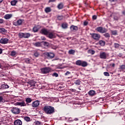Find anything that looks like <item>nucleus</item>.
<instances>
[{"label":"nucleus","mask_w":125,"mask_h":125,"mask_svg":"<svg viewBox=\"0 0 125 125\" xmlns=\"http://www.w3.org/2000/svg\"><path fill=\"white\" fill-rule=\"evenodd\" d=\"M49 30H47L46 29H42L41 31V34L42 35H44L45 36H47L48 35V33H49Z\"/></svg>","instance_id":"nucleus-12"},{"label":"nucleus","mask_w":125,"mask_h":125,"mask_svg":"<svg viewBox=\"0 0 125 125\" xmlns=\"http://www.w3.org/2000/svg\"><path fill=\"white\" fill-rule=\"evenodd\" d=\"M104 37H105V38H106L107 39H109V38H110V34L108 33H105L104 34H103Z\"/></svg>","instance_id":"nucleus-32"},{"label":"nucleus","mask_w":125,"mask_h":125,"mask_svg":"<svg viewBox=\"0 0 125 125\" xmlns=\"http://www.w3.org/2000/svg\"><path fill=\"white\" fill-rule=\"evenodd\" d=\"M33 32L36 33L39 30V29H38V28L37 27H33Z\"/></svg>","instance_id":"nucleus-45"},{"label":"nucleus","mask_w":125,"mask_h":125,"mask_svg":"<svg viewBox=\"0 0 125 125\" xmlns=\"http://www.w3.org/2000/svg\"><path fill=\"white\" fill-rule=\"evenodd\" d=\"M88 24V22L87 21H85L83 22V25L84 26H87Z\"/></svg>","instance_id":"nucleus-51"},{"label":"nucleus","mask_w":125,"mask_h":125,"mask_svg":"<svg viewBox=\"0 0 125 125\" xmlns=\"http://www.w3.org/2000/svg\"><path fill=\"white\" fill-rule=\"evenodd\" d=\"M5 100L1 96H0V103H5Z\"/></svg>","instance_id":"nucleus-31"},{"label":"nucleus","mask_w":125,"mask_h":125,"mask_svg":"<svg viewBox=\"0 0 125 125\" xmlns=\"http://www.w3.org/2000/svg\"><path fill=\"white\" fill-rule=\"evenodd\" d=\"M9 40L7 38H1L0 40V43H2V44H6V43H8Z\"/></svg>","instance_id":"nucleus-9"},{"label":"nucleus","mask_w":125,"mask_h":125,"mask_svg":"<svg viewBox=\"0 0 125 125\" xmlns=\"http://www.w3.org/2000/svg\"><path fill=\"white\" fill-rule=\"evenodd\" d=\"M2 0H0V2H2Z\"/></svg>","instance_id":"nucleus-62"},{"label":"nucleus","mask_w":125,"mask_h":125,"mask_svg":"<svg viewBox=\"0 0 125 125\" xmlns=\"http://www.w3.org/2000/svg\"><path fill=\"white\" fill-rule=\"evenodd\" d=\"M75 84H76L77 85H80L81 84V80H77L74 82Z\"/></svg>","instance_id":"nucleus-35"},{"label":"nucleus","mask_w":125,"mask_h":125,"mask_svg":"<svg viewBox=\"0 0 125 125\" xmlns=\"http://www.w3.org/2000/svg\"><path fill=\"white\" fill-rule=\"evenodd\" d=\"M1 88L2 89H6V88H9V86L7 84H3L1 85Z\"/></svg>","instance_id":"nucleus-20"},{"label":"nucleus","mask_w":125,"mask_h":125,"mask_svg":"<svg viewBox=\"0 0 125 125\" xmlns=\"http://www.w3.org/2000/svg\"><path fill=\"white\" fill-rule=\"evenodd\" d=\"M75 121H78V118H76Z\"/></svg>","instance_id":"nucleus-63"},{"label":"nucleus","mask_w":125,"mask_h":125,"mask_svg":"<svg viewBox=\"0 0 125 125\" xmlns=\"http://www.w3.org/2000/svg\"><path fill=\"white\" fill-rule=\"evenodd\" d=\"M75 52H76V51H75V50H73V49H70L68 51L69 54H72L73 55H74V54H75Z\"/></svg>","instance_id":"nucleus-29"},{"label":"nucleus","mask_w":125,"mask_h":125,"mask_svg":"<svg viewBox=\"0 0 125 125\" xmlns=\"http://www.w3.org/2000/svg\"><path fill=\"white\" fill-rule=\"evenodd\" d=\"M92 19H93V20H96V19H97V16H96V15L93 16Z\"/></svg>","instance_id":"nucleus-48"},{"label":"nucleus","mask_w":125,"mask_h":125,"mask_svg":"<svg viewBox=\"0 0 125 125\" xmlns=\"http://www.w3.org/2000/svg\"><path fill=\"white\" fill-rule=\"evenodd\" d=\"M78 29L79 28H78V26H77L71 25L70 26V30H71V31H78Z\"/></svg>","instance_id":"nucleus-16"},{"label":"nucleus","mask_w":125,"mask_h":125,"mask_svg":"<svg viewBox=\"0 0 125 125\" xmlns=\"http://www.w3.org/2000/svg\"><path fill=\"white\" fill-rule=\"evenodd\" d=\"M104 75L105 77H110V74H109L108 72H104Z\"/></svg>","instance_id":"nucleus-43"},{"label":"nucleus","mask_w":125,"mask_h":125,"mask_svg":"<svg viewBox=\"0 0 125 125\" xmlns=\"http://www.w3.org/2000/svg\"><path fill=\"white\" fill-rule=\"evenodd\" d=\"M114 46H115V48H117L119 47V46H120V45L119 44L117 43H114Z\"/></svg>","instance_id":"nucleus-50"},{"label":"nucleus","mask_w":125,"mask_h":125,"mask_svg":"<svg viewBox=\"0 0 125 125\" xmlns=\"http://www.w3.org/2000/svg\"><path fill=\"white\" fill-rule=\"evenodd\" d=\"M11 111L13 114H16L18 115V114L20 113V109L17 107H13Z\"/></svg>","instance_id":"nucleus-7"},{"label":"nucleus","mask_w":125,"mask_h":125,"mask_svg":"<svg viewBox=\"0 0 125 125\" xmlns=\"http://www.w3.org/2000/svg\"><path fill=\"white\" fill-rule=\"evenodd\" d=\"M90 36L95 41H99L101 38V36L97 33H90Z\"/></svg>","instance_id":"nucleus-2"},{"label":"nucleus","mask_w":125,"mask_h":125,"mask_svg":"<svg viewBox=\"0 0 125 125\" xmlns=\"http://www.w3.org/2000/svg\"><path fill=\"white\" fill-rule=\"evenodd\" d=\"M113 19L118 21L119 20V17L118 16H114Z\"/></svg>","instance_id":"nucleus-52"},{"label":"nucleus","mask_w":125,"mask_h":125,"mask_svg":"<svg viewBox=\"0 0 125 125\" xmlns=\"http://www.w3.org/2000/svg\"><path fill=\"white\" fill-rule=\"evenodd\" d=\"M47 37L49 38V39H54L55 38V33L50 31L47 35Z\"/></svg>","instance_id":"nucleus-8"},{"label":"nucleus","mask_w":125,"mask_h":125,"mask_svg":"<svg viewBox=\"0 0 125 125\" xmlns=\"http://www.w3.org/2000/svg\"><path fill=\"white\" fill-rule=\"evenodd\" d=\"M96 30L97 32H99V33H102V34H104V33H106L107 32V29L102 27H97Z\"/></svg>","instance_id":"nucleus-5"},{"label":"nucleus","mask_w":125,"mask_h":125,"mask_svg":"<svg viewBox=\"0 0 125 125\" xmlns=\"http://www.w3.org/2000/svg\"><path fill=\"white\" fill-rule=\"evenodd\" d=\"M99 44L101 45V46H104L105 45V41L103 40H100L99 42Z\"/></svg>","instance_id":"nucleus-24"},{"label":"nucleus","mask_w":125,"mask_h":125,"mask_svg":"<svg viewBox=\"0 0 125 125\" xmlns=\"http://www.w3.org/2000/svg\"><path fill=\"white\" fill-rule=\"evenodd\" d=\"M81 66H82V67H86V66H87V62H82Z\"/></svg>","instance_id":"nucleus-37"},{"label":"nucleus","mask_w":125,"mask_h":125,"mask_svg":"<svg viewBox=\"0 0 125 125\" xmlns=\"http://www.w3.org/2000/svg\"><path fill=\"white\" fill-rule=\"evenodd\" d=\"M16 3H17V0H14L11 1V5H13V6L16 5Z\"/></svg>","instance_id":"nucleus-36"},{"label":"nucleus","mask_w":125,"mask_h":125,"mask_svg":"<svg viewBox=\"0 0 125 125\" xmlns=\"http://www.w3.org/2000/svg\"><path fill=\"white\" fill-rule=\"evenodd\" d=\"M35 125H41V122H40L39 121H36L35 122Z\"/></svg>","instance_id":"nucleus-53"},{"label":"nucleus","mask_w":125,"mask_h":125,"mask_svg":"<svg viewBox=\"0 0 125 125\" xmlns=\"http://www.w3.org/2000/svg\"><path fill=\"white\" fill-rule=\"evenodd\" d=\"M31 37V34L29 33H24L23 38L24 39H28Z\"/></svg>","instance_id":"nucleus-22"},{"label":"nucleus","mask_w":125,"mask_h":125,"mask_svg":"<svg viewBox=\"0 0 125 125\" xmlns=\"http://www.w3.org/2000/svg\"><path fill=\"white\" fill-rule=\"evenodd\" d=\"M62 27L63 29H67L68 28V24L66 23H62Z\"/></svg>","instance_id":"nucleus-27"},{"label":"nucleus","mask_w":125,"mask_h":125,"mask_svg":"<svg viewBox=\"0 0 125 125\" xmlns=\"http://www.w3.org/2000/svg\"><path fill=\"white\" fill-rule=\"evenodd\" d=\"M70 90L73 92H74L75 91H76V89H71Z\"/></svg>","instance_id":"nucleus-57"},{"label":"nucleus","mask_w":125,"mask_h":125,"mask_svg":"<svg viewBox=\"0 0 125 125\" xmlns=\"http://www.w3.org/2000/svg\"><path fill=\"white\" fill-rule=\"evenodd\" d=\"M40 106V101H35L32 104V107L33 108H37Z\"/></svg>","instance_id":"nucleus-10"},{"label":"nucleus","mask_w":125,"mask_h":125,"mask_svg":"<svg viewBox=\"0 0 125 125\" xmlns=\"http://www.w3.org/2000/svg\"><path fill=\"white\" fill-rule=\"evenodd\" d=\"M43 111L47 115H51L54 113V107L51 106H45L43 108Z\"/></svg>","instance_id":"nucleus-1"},{"label":"nucleus","mask_w":125,"mask_h":125,"mask_svg":"<svg viewBox=\"0 0 125 125\" xmlns=\"http://www.w3.org/2000/svg\"><path fill=\"white\" fill-rule=\"evenodd\" d=\"M0 34H2L3 35H4V34L6 33V30L4 28H0Z\"/></svg>","instance_id":"nucleus-23"},{"label":"nucleus","mask_w":125,"mask_h":125,"mask_svg":"<svg viewBox=\"0 0 125 125\" xmlns=\"http://www.w3.org/2000/svg\"><path fill=\"white\" fill-rule=\"evenodd\" d=\"M33 45L37 47H40V46H42V43L41 42H37L33 43Z\"/></svg>","instance_id":"nucleus-21"},{"label":"nucleus","mask_w":125,"mask_h":125,"mask_svg":"<svg viewBox=\"0 0 125 125\" xmlns=\"http://www.w3.org/2000/svg\"><path fill=\"white\" fill-rule=\"evenodd\" d=\"M2 53V50L1 49H0V54H1Z\"/></svg>","instance_id":"nucleus-59"},{"label":"nucleus","mask_w":125,"mask_h":125,"mask_svg":"<svg viewBox=\"0 0 125 125\" xmlns=\"http://www.w3.org/2000/svg\"><path fill=\"white\" fill-rule=\"evenodd\" d=\"M43 42L44 43V45H45V46H48L49 45V43H48V42Z\"/></svg>","instance_id":"nucleus-47"},{"label":"nucleus","mask_w":125,"mask_h":125,"mask_svg":"<svg viewBox=\"0 0 125 125\" xmlns=\"http://www.w3.org/2000/svg\"><path fill=\"white\" fill-rule=\"evenodd\" d=\"M24 119L26 121V122H30V117L28 116H26L24 118Z\"/></svg>","instance_id":"nucleus-42"},{"label":"nucleus","mask_w":125,"mask_h":125,"mask_svg":"<svg viewBox=\"0 0 125 125\" xmlns=\"http://www.w3.org/2000/svg\"><path fill=\"white\" fill-rule=\"evenodd\" d=\"M23 23H24V20L19 19L17 21H14L13 22V25H14V26H21V25H22Z\"/></svg>","instance_id":"nucleus-4"},{"label":"nucleus","mask_w":125,"mask_h":125,"mask_svg":"<svg viewBox=\"0 0 125 125\" xmlns=\"http://www.w3.org/2000/svg\"><path fill=\"white\" fill-rule=\"evenodd\" d=\"M119 69L121 70V71H125V64H122L121 65H120Z\"/></svg>","instance_id":"nucleus-26"},{"label":"nucleus","mask_w":125,"mask_h":125,"mask_svg":"<svg viewBox=\"0 0 125 125\" xmlns=\"http://www.w3.org/2000/svg\"><path fill=\"white\" fill-rule=\"evenodd\" d=\"M51 11V8L49 7H47L45 9V12L46 13H48L49 12H50Z\"/></svg>","instance_id":"nucleus-28"},{"label":"nucleus","mask_w":125,"mask_h":125,"mask_svg":"<svg viewBox=\"0 0 125 125\" xmlns=\"http://www.w3.org/2000/svg\"><path fill=\"white\" fill-rule=\"evenodd\" d=\"M2 94V93H0V95H1Z\"/></svg>","instance_id":"nucleus-64"},{"label":"nucleus","mask_w":125,"mask_h":125,"mask_svg":"<svg viewBox=\"0 0 125 125\" xmlns=\"http://www.w3.org/2000/svg\"><path fill=\"white\" fill-rule=\"evenodd\" d=\"M63 3H60L58 5V9H62V8H63Z\"/></svg>","instance_id":"nucleus-34"},{"label":"nucleus","mask_w":125,"mask_h":125,"mask_svg":"<svg viewBox=\"0 0 125 125\" xmlns=\"http://www.w3.org/2000/svg\"><path fill=\"white\" fill-rule=\"evenodd\" d=\"M88 94H89V95H90V96H94V95L95 94H96L95 91L93 90H90Z\"/></svg>","instance_id":"nucleus-17"},{"label":"nucleus","mask_w":125,"mask_h":125,"mask_svg":"<svg viewBox=\"0 0 125 125\" xmlns=\"http://www.w3.org/2000/svg\"><path fill=\"white\" fill-rule=\"evenodd\" d=\"M19 37L21 39H22V38H24V33H21V32L19 33Z\"/></svg>","instance_id":"nucleus-39"},{"label":"nucleus","mask_w":125,"mask_h":125,"mask_svg":"<svg viewBox=\"0 0 125 125\" xmlns=\"http://www.w3.org/2000/svg\"><path fill=\"white\" fill-rule=\"evenodd\" d=\"M70 74H71V73L69 71H66V72L65 73V75L67 76V75H70Z\"/></svg>","instance_id":"nucleus-54"},{"label":"nucleus","mask_w":125,"mask_h":125,"mask_svg":"<svg viewBox=\"0 0 125 125\" xmlns=\"http://www.w3.org/2000/svg\"><path fill=\"white\" fill-rule=\"evenodd\" d=\"M34 55L35 57H39V56H40V53L36 52L35 53H34Z\"/></svg>","instance_id":"nucleus-44"},{"label":"nucleus","mask_w":125,"mask_h":125,"mask_svg":"<svg viewBox=\"0 0 125 125\" xmlns=\"http://www.w3.org/2000/svg\"><path fill=\"white\" fill-rule=\"evenodd\" d=\"M123 14H125V11H124L123 12Z\"/></svg>","instance_id":"nucleus-61"},{"label":"nucleus","mask_w":125,"mask_h":125,"mask_svg":"<svg viewBox=\"0 0 125 125\" xmlns=\"http://www.w3.org/2000/svg\"><path fill=\"white\" fill-rule=\"evenodd\" d=\"M18 106H21V107H23L25 106H27V104L25 103V102H18L16 103Z\"/></svg>","instance_id":"nucleus-13"},{"label":"nucleus","mask_w":125,"mask_h":125,"mask_svg":"<svg viewBox=\"0 0 125 125\" xmlns=\"http://www.w3.org/2000/svg\"><path fill=\"white\" fill-rule=\"evenodd\" d=\"M25 63H27V64H30L31 61L29 59H26L25 60Z\"/></svg>","instance_id":"nucleus-38"},{"label":"nucleus","mask_w":125,"mask_h":125,"mask_svg":"<svg viewBox=\"0 0 125 125\" xmlns=\"http://www.w3.org/2000/svg\"><path fill=\"white\" fill-rule=\"evenodd\" d=\"M108 54L105 52L100 53V57L101 59H106Z\"/></svg>","instance_id":"nucleus-11"},{"label":"nucleus","mask_w":125,"mask_h":125,"mask_svg":"<svg viewBox=\"0 0 125 125\" xmlns=\"http://www.w3.org/2000/svg\"><path fill=\"white\" fill-rule=\"evenodd\" d=\"M45 56L47 57L48 59H52L54 58L55 55L53 53H45Z\"/></svg>","instance_id":"nucleus-6"},{"label":"nucleus","mask_w":125,"mask_h":125,"mask_svg":"<svg viewBox=\"0 0 125 125\" xmlns=\"http://www.w3.org/2000/svg\"><path fill=\"white\" fill-rule=\"evenodd\" d=\"M41 71L42 74H48L51 71V68L49 67H44L41 68Z\"/></svg>","instance_id":"nucleus-3"},{"label":"nucleus","mask_w":125,"mask_h":125,"mask_svg":"<svg viewBox=\"0 0 125 125\" xmlns=\"http://www.w3.org/2000/svg\"><path fill=\"white\" fill-rule=\"evenodd\" d=\"M111 33L112 35H113L114 36L118 35V31H117V30H111Z\"/></svg>","instance_id":"nucleus-33"},{"label":"nucleus","mask_w":125,"mask_h":125,"mask_svg":"<svg viewBox=\"0 0 125 125\" xmlns=\"http://www.w3.org/2000/svg\"><path fill=\"white\" fill-rule=\"evenodd\" d=\"M58 20H62L63 19V16H59L57 17Z\"/></svg>","instance_id":"nucleus-46"},{"label":"nucleus","mask_w":125,"mask_h":125,"mask_svg":"<svg viewBox=\"0 0 125 125\" xmlns=\"http://www.w3.org/2000/svg\"><path fill=\"white\" fill-rule=\"evenodd\" d=\"M41 40L42 41H45V40H46V39L44 37H41Z\"/></svg>","instance_id":"nucleus-55"},{"label":"nucleus","mask_w":125,"mask_h":125,"mask_svg":"<svg viewBox=\"0 0 125 125\" xmlns=\"http://www.w3.org/2000/svg\"><path fill=\"white\" fill-rule=\"evenodd\" d=\"M83 62H82V61L81 60H78L77 61H76V65H77L78 66H82V63Z\"/></svg>","instance_id":"nucleus-30"},{"label":"nucleus","mask_w":125,"mask_h":125,"mask_svg":"<svg viewBox=\"0 0 125 125\" xmlns=\"http://www.w3.org/2000/svg\"><path fill=\"white\" fill-rule=\"evenodd\" d=\"M3 20L0 19V24H2V23H3Z\"/></svg>","instance_id":"nucleus-56"},{"label":"nucleus","mask_w":125,"mask_h":125,"mask_svg":"<svg viewBox=\"0 0 125 125\" xmlns=\"http://www.w3.org/2000/svg\"><path fill=\"white\" fill-rule=\"evenodd\" d=\"M110 1H111V2H114V1H115V0H109Z\"/></svg>","instance_id":"nucleus-60"},{"label":"nucleus","mask_w":125,"mask_h":125,"mask_svg":"<svg viewBox=\"0 0 125 125\" xmlns=\"http://www.w3.org/2000/svg\"><path fill=\"white\" fill-rule=\"evenodd\" d=\"M12 17V14H6L4 16V18L6 19V20H8V19H10Z\"/></svg>","instance_id":"nucleus-18"},{"label":"nucleus","mask_w":125,"mask_h":125,"mask_svg":"<svg viewBox=\"0 0 125 125\" xmlns=\"http://www.w3.org/2000/svg\"><path fill=\"white\" fill-rule=\"evenodd\" d=\"M52 77H55L56 78H57L59 76V75L56 73V72H54L52 74Z\"/></svg>","instance_id":"nucleus-40"},{"label":"nucleus","mask_w":125,"mask_h":125,"mask_svg":"<svg viewBox=\"0 0 125 125\" xmlns=\"http://www.w3.org/2000/svg\"><path fill=\"white\" fill-rule=\"evenodd\" d=\"M87 52L89 54H91L92 55H93V54L95 53V51L92 49H89L88 50Z\"/></svg>","instance_id":"nucleus-25"},{"label":"nucleus","mask_w":125,"mask_h":125,"mask_svg":"<svg viewBox=\"0 0 125 125\" xmlns=\"http://www.w3.org/2000/svg\"><path fill=\"white\" fill-rule=\"evenodd\" d=\"M56 0H49V2H54Z\"/></svg>","instance_id":"nucleus-58"},{"label":"nucleus","mask_w":125,"mask_h":125,"mask_svg":"<svg viewBox=\"0 0 125 125\" xmlns=\"http://www.w3.org/2000/svg\"><path fill=\"white\" fill-rule=\"evenodd\" d=\"M28 84L30 85V86H36V82L35 81L31 80L28 82Z\"/></svg>","instance_id":"nucleus-15"},{"label":"nucleus","mask_w":125,"mask_h":125,"mask_svg":"<svg viewBox=\"0 0 125 125\" xmlns=\"http://www.w3.org/2000/svg\"><path fill=\"white\" fill-rule=\"evenodd\" d=\"M33 101V99H31V98H27L25 99V102H26V104L29 105V103H31Z\"/></svg>","instance_id":"nucleus-19"},{"label":"nucleus","mask_w":125,"mask_h":125,"mask_svg":"<svg viewBox=\"0 0 125 125\" xmlns=\"http://www.w3.org/2000/svg\"><path fill=\"white\" fill-rule=\"evenodd\" d=\"M11 56H15L16 55V52L15 51H12L10 54Z\"/></svg>","instance_id":"nucleus-41"},{"label":"nucleus","mask_w":125,"mask_h":125,"mask_svg":"<svg viewBox=\"0 0 125 125\" xmlns=\"http://www.w3.org/2000/svg\"><path fill=\"white\" fill-rule=\"evenodd\" d=\"M109 66H110L111 67H112V68H114V67H115V66H116V64L114 63H110L109 64Z\"/></svg>","instance_id":"nucleus-49"},{"label":"nucleus","mask_w":125,"mask_h":125,"mask_svg":"<svg viewBox=\"0 0 125 125\" xmlns=\"http://www.w3.org/2000/svg\"><path fill=\"white\" fill-rule=\"evenodd\" d=\"M14 125H22V121L19 119H17L14 121Z\"/></svg>","instance_id":"nucleus-14"}]
</instances>
